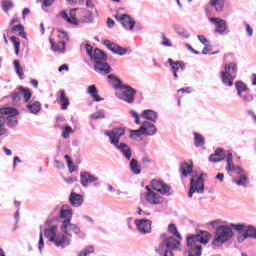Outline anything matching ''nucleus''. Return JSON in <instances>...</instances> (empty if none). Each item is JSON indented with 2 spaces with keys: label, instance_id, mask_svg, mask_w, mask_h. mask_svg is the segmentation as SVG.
<instances>
[{
  "label": "nucleus",
  "instance_id": "1",
  "mask_svg": "<svg viewBox=\"0 0 256 256\" xmlns=\"http://www.w3.org/2000/svg\"><path fill=\"white\" fill-rule=\"evenodd\" d=\"M61 232L58 231L57 225H52L45 229L44 235L52 245L60 249H65L71 245V237L78 235L80 239H85V234L81 231V228L76 224L69 221L64 222V225H60Z\"/></svg>",
  "mask_w": 256,
  "mask_h": 256
},
{
  "label": "nucleus",
  "instance_id": "2",
  "mask_svg": "<svg viewBox=\"0 0 256 256\" xmlns=\"http://www.w3.org/2000/svg\"><path fill=\"white\" fill-rule=\"evenodd\" d=\"M180 173L182 177H188L191 175L190 180V190L188 192L189 199L193 198L194 193L203 195L205 193V182L203 181V174L197 175L193 172V162L190 164L187 162H182L180 165Z\"/></svg>",
  "mask_w": 256,
  "mask_h": 256
},
{
  "label": "nucleus",
  "instance_id": "3",
  "mask_svg": "<svg viewBox=\"0 0 256 256\" xmlns=\"http://www.w3.org/2000/svg\"><path fill=\"white\" fill-rule=\"evenodd\" d=\"M86 53L90 56L94 63V71L99 75H109L111 73V66L107 63V54L99 48L93 49V46L86 44Z\"/></svg>",
  "mask_w": 256,
  "mask_h": 256
},
{
  "label": "nucleus",
  "instance_id": "4",
  "mask_svg": "<svg viewBox=\"0 0 256 256\" xmlns=\"http://www.w3.org/2000/svg\"><path fill=\"white\" fill-rule=\"evenodd\" d=\"M209 237H211V234L203 230L198 234L187 236L186 245L188 256H201L203 253V247L201 245H207L209 243Z\"/></svg>",
  "mask_w": 256,
  "mask_h": 256
},
{
  "label": "nucleus",
  "instance_id": "5",
  "mask_svg": "<svg viewBox=\"0 0 256 256\" xmlns=\"http://www.w3.org/2000/svg\"><path fill=\"white\" fill-rule=\"evenodd\" d=\"M226 163V171H228V173H235L237 175V178H234L232 183L237 184L238 187H244V189L247 188V173H245V170H243V168L240 166H235V164H233V153H231V151H228Z\"/></svg>",
  "mask_w": 256,
  "mask_h": 256
},
{
  "label": "nucleus",
  "instance_id": "6",
  "mask_svg": "<svg viewBox=\"0 0 256 256\" xmlns=\"http://www.w3.org/2000/svg\"><path fill=\"white\" fill-rule=\"evenodd\" d=\"M233 223L230 224H224L219 225L216 227V233L214 235V240L212 241V245L214 247H221L223 243H227L229 239L233 238V226H231Z\"/></svg>",
  "mask_w": 256,
  "mask_h": 256
},
{
  "label": "nucleus",
  "instance_id": "7",
  "mask_svg": "<svg viewBox=\"0 0 256 256\" xmlns=\"http://www.w3.org/2000/svg\"><path fill=\"white\" fill-rule=\"evenodd\" d=\"M167 234H162L161 239L162 242L160 243L159 247L156 249L157 253H160L162 255L165 253V251H175V249H179V245H181V242L173 236H169L167 238Z\"/></svg>",
  "mask_w": 256,
  "mask_h": 256
},
{
  "label": "nucleus",
  "instance_id": "8",
  "mask_svg": "<svg viewBox=\"0 0 256 256\" xmlns=\"http://www.w3.org/2000/svg\"><path fill=\"white\" fill-rule=\"evenodd\" d=\"M237 77V64L229 63L225 64L224 72L221 73L222 83L227 87H233V81Z\"/></svg>",
  "mask_w": 256,
  "mask_h": 256
},
{
  "label": "nucleus",
  "instance_id": "9",
  "mask_svg": "<svg viewBox=\"0 0 256 256\" xmlns=\"http://www.w3.org/2000/svg\"><path fill=\"white\" fill-rule=\"evenodd\" d=\"M135 95H137V90L127 84L121 86V89L116 92L118 99L130 104L135 103Z\"/></svg>",
  "mask_w": 256,
  "mask_h": 256
},
{
  "label": "nucleus",
  "instance_id": "10",
  "mask_svg": "<svg viewBox=\"0 0 256 256\" xmlns=\"http://www.w3.org/2000/svg\"><path fill=\"white\" fill-rule=\"evenodd\" d=\"M0 115H6V125L13 129V127H17L19 120L17 119V115H19V111L15 108H0Z\"/></svg>",
  "mask_w": 256,
  "mask_h": 256
},
{
  "label": "nucleus",
  "instance_id": "11",
  "mask_svg": "<svg viewBox=\"0 0 256 256\" xmlns=\"http://www.w3.org/2000/svg\"><path fill=\"white\" fill-rule=\"evenodd\" d=\"M106 137H109L111 145L115 147L116 145H119V141H121V137L125 135V129L121 127L113 128L111 131H107L104 133Z\"/></svg>",
  "mask_w": 256,
  "mask_h": 256
},
{
  "label": "nucleus",
  "instance_id": "12",
  "mask_svg": "<svg viewBox=\"0 0 256 256\" xmlns=\"http://www.w3.org/2000/svg\"><path fill=\"white\" fill-rule=\"evenodd\" d=\"M80 183L82 187H89L90 183H94V187H101L99 177L91 174V172H80Z\"/></svg>",
  "mask_w": 256,
  "mask_h": 256
},
{
  "label": "nucleus",
  "instance_id": "13",
  "mask_svg": "<svg viewBox=\"0 0 256 256\" xmlns=\"http://www.w3.org/2000/svg\"><path fill=\"white\" fill-rule=\"evenodd\" d=\"M153 222L149 219H136L134 221V224L136 225V229L141 233L142 235H147L151 233V225Z\"/></svg>",
  "mask_w": 256,
  "mask_h": 256
},
{
  "label": "nucleus",
  "instance_id": "14",
  "mask_svg": "<svg viewBox=\"0 0 256 256\" xmlns=\"http://www.w3.org/2000/svg\"><path fill=\"white\" fill-rule=\"evenodd\" d=\"M115 19H117V21H120L121 25L127 31H133V29H135L136 22L128 14H122V15L117 14L115 15Z\"/></svg>",
  "mask_w": 256,
  "mask_h": 256
},
{
  "label": "nucleus",
  "instance_id": "15",
  "mask_svg": "<svg viewBox=\"0 0 256 256\" xmlns=\"http://www.w3.org/2000/svg\"><path fill=\"white\" fill-rule=\"evenodd\" d=\"M152 187L155 191L161 193V195H166L167 197L171 195V186L161 180H153Z\"/></svg>",
  "mask_w": 256,
  "mask_h": 256
},
{
  "label": "nucleus",
  "instance_id": "16",
  "mask_svg": "<svg viewBox=\"0 0 256 256\" xmlns=\"http://www.w3.org/2000/svg\"><path fill=\"white\" fill-rule=\"evenodd\" d=\"M59 217L60 219H63L61 225H65L67 221L71 223V220L73 219V208L67 204L62 205L60 208Z\"/></svg>",
  "mask_w": 256,
  "mask_h": 256
},
{
  "label": "nucleus",
  "instance_id": "17",
  "mask_svg": "<svg viewBox=\"0 0 256 256\" xmlns=\"http://www.w3.org/2000/svg\"><path fill=\"white\" fill-rule=\"evenodd\" d=\"M103 45L109 49L115 55H127V49L121 47L120 45L116 44L115 42H111L110 40H104Z\"/></svg>",
  "mask_w": 256,
  "mask_h": 256
},
{
  "label": "nucleus",
  "instance_id": "18",
  "mask_svg": "<svg viewBox=\"0 0 256 256\" xmlns=\"http://www.w3.org/2000/svg\"><path fill=\"white\" fill-rule=\"evenodd\" d=\"M147 193H146V201L147 203H150V205H161L163 203V197L161 195L157 194L149 186H146Z\"/></svg>",
  "mask_w": 256,
  "mask_h": 256
},
{
  "label": "nucleus",
  "instance_id": "19",
  "mask_svg": "<svg viewBox=\"0 0 256 256\" xmlns=\"http://www.w3.org/2000/svg\"><path fill=\"white\" fill-rule=\"evenodd\" d=\"M210 23L216 26L215 33H219V35H224L225 31H227V21L217 17L209 18Z\"/></svg>",
  "mask_w": 256,
  "mask_h": 256
},
{
  "label": "nucleus",
  "instance_id": "20",
  "mask_svg": "<svg viewBox=\"0 0 256 256\" xmlns=\"http://www.w3.org/2000/svg\"><path fill=\"white\" fill-rule=\"evenodd\" d=\"M227 155H229V152L225 153V149L217 148L215 152L209 156V161L211 163H221V161L225 160V157L227 159Z\"/></svg>",
  "mask_w": 256,
  "mask_h": 256
},
{
  "label": "nucleus",
  "instance_id": "21",
  "mask_svg": "<svg viewBox=\"0 0 256 256\" xmlns=\"http://www.w3.org/2000/svg\"><path fill=\"white\" fill-rule=\"evenodd\" d=\"M114 147L123 155V157H125L126 161H131L133 151H131V147H129V145L121 142Z\"/></svg>",
  "mask_w": 256,
  "mask_h": 256
},
{
  "label": "nucleus",
  "instance_id": "22",
  "mask_svg": "<svg viewBox=\"0 0 256 256\" xmlns=\"http://www.w3.org/2000/svg\"><path fill=\"white\" fill-rule=\"evenodd\" d=\"M141 127L144 135H147L149 137H153V135H157V126H155V124L149 121H144Z\"/></svg>",
  "mask_w": 256,
  "mask_h": 256
},
{
  "label": "nucleus",
  "instance_id": "23",
  "mask_svg": "<svg viewBox=\"0 0 256 256\" xmlns=\"http://www.w3.org/2000/svg\"><path fill=\"white\" fill-rule=\"evenodd\" d=\"M75 11H77V9L70 10V16L69 14H67L66 11H62V19H64V21H67L69 25H79V22L77 21V16H75Z\"/></svg>",
  "mask_w": 256,
  "mask_h": 256
},
{
  "label": "nucleus",
  "instance_id": "24",
  "mask_svg": "<svg viewBox=\"0 0 256 256\" xmlns=\"http://www.w3.org/2000/svg\"><path fill=\"white\" fill-rule=\"evenodd\" d=\"M83 201V195L77 194L76 192H72L69 196V202L72 207H81V205H83Z\"/></svg>",
  "mask_w": 256,
  "mask_h": 256
},
{
  "label": "nucleus",
  "instance_id": "25",
  "mask_svg": "<svg viewBox=\"0 0 256 256\" xmlns=\"http://www.w3.org/2000/svg\"><path fill=\"white\" fill-rule=\"evenodd\" d=\"M86 93L90 95V97L93 99V101L99 102V101H105V98H102L99 96V90H97V86L90 85L88 86Z\"/></svg>",
  "mask_w": 256,
  "mask_h": 256
},
{
  "label": "nucleus",
  "instance_id": "26",
  "mask_svg": "<svg viewBox=\"0 0 256 256\" xmlns=\"http://www.w3.org/2000/svg\"><path fill=\"white\" fill-rule=\"evenodd\" d=\"M143 119H147V121H151L152 123H157V119H159V114L157 112L147 109L142 112Z\"/></svg>",
  "mask_w": 256,
  "mask_h": 256
},
{
  "label": "nucleus",
  "instance_id": "27",
  "mask_svg": "<svg viewBox=\"0 0 256 256\" xmlns=\"http://www.w3.org/2000/svg\"><path fill=\"white\" fill-rule=\"evenodd\" d=\"M65 40H60L57 44L53 41V39L50 38V45L52 51H55L57 53H65Z\"/></svg>",
  "mask_w": 256,
  "mask_h": 256
},
{
  "label": "nucleus",
  "instance_id": "28",
  "mask_svg": "<svg viewBox=\"0 0 256 256\" xmlns=\"http://www.w3.org/2000/svg\"><path fill=\"white\" fill-rule=\"evenodd\" d=\"M168 63L172 72L178 73L179 69H181V71H185V64L183 61H173V59L169 58Z\"/></svg>",
  "mask_w": 256,
  "mask_h": 256
},
{
  "label": "nucleus",
  "instance_id": "29",
  "mask_svg": "<svg viewBox=\"0 0 256 256\" xmlns=\"http://www.w3.org/2000/svg\"><path fill=\"white\" fill-rule=\"evenodd\" d=\"M26 109H28L32 115H39V113H41V102L35 101L33 103H29L26 105Z\"/></svg>",
  "mask_w": 256,
  "mask_h": 256
},
{
  "label": "nucleus",
  "instance_id": "30",
  "mask_svg": "<svg viewBox=\"0 0 256 256\" xmlns=\"http://www.w3.org/2000/svg\"><path fill=\"white\" fill-rule=\"evenodd\" d=\"M129 167L133 175H141V165L139 164V161H137V159L133 158L132 160H130Z\"/></svg>",
  "mask_w": 256,
  "mask_h": 256
},
{
  "label": "nucleus",
  "instance_id": "31",
  "mask_svg": "<svg viewBox=\"0 0 256 256\" xmlns=\"http://www.w3.org/2000/svg\"><path fill=\"white\" fill-rule=\"evenodd\" d=\"M108 81L117 89L118 91L121 89V87L125 86L126 84H123L119 78H117L115 75L110 74L108 75Z\"/></svg>",
  "mask_w": 256,
  "mask_h": 256
},
{
  "label": "nucleus",
  "instance_id": "32",
  "mask_svg": "<svg viewBox=\"0 0 256 256\" xmlns=\"http://www.w3.org/2000/svg\"><path fill=\"white\" fill-rule=\"evenodd\" d=\"M18 91H20V93L22 94V97L24 98L25 103H29V101H31V97H33V93L29 88L19 86Z\"/></svg>",
  "mask_w": 256,
  "mask_h": 256
},
{
  "label": "nucleus",
  "instance_id": "33",
  "mask_svg": "<svg viewBox=\"0 0 256 256\" xmlns=\"http://www.w3.org/2000/svg\"><path fill=\"white\" fill-rule=\"evenodd\" d=\"M60 105L62 111L67 110V107H69V98L65 95V90H60Z\"/></svg>",
  "mask_w": 256,
  "mask_h": 256
},
{
  "label": "nucleus",
  "instance_id": "34",
  "mask_svg": "<svg viewBox=\"0 0 256 256\" xmlns=\"http://www.w3.org/2000/svg\"><path fill=\"white\" fill-rule=\"evenodd\" d=\"M209 5H211V7H215V10L218 13H221L225 7V0H210Z\"/></svg>",
  "mask_w": 256,
  "mask_h": 256
},
{
  "label": "nucleus",
  "instance_id": "35",
  "mask_svg": "<svg viewBox=\"0 0 256 256\" xmlns=\"http://www.w3.org/2000/svg\"><path fill=\"white\" fill-rule=\"evenodd\" d=\"M235 88L237 91V95H241L242 93H249V88L243 81L235 82Z\"/></svg>",
  "mask_w": 256,
  "mask_h": 256
},
{
  "label": "nucleus",
  "instance_id": "36",
  "mask_svg": "<svg viewBox=\"0 0 256 256\" xmlns=\"http://www.w3.org/2000/svg\"><path fill=\"white\" fill-rule=\"evenodd\" d=\"M95 15H97V10L86 11L85 16L82 18L83 23H93Z\"/></svg>",
  "mask_w": 256,
  "mask_h": 256
},
{
  "label": "nucleus",
  "instance_id": "37",
  "mask_svg": "<svg viewBox=\"0 0 256 256\" xmlns=\"http://www.w3.org/2000/svg\"><path fill=\"white\" fill-rule=\"evenodd\" d=\"M5 125H7V114L0 115V137L7 133V129H5Z\"/></svg>",
  "mask_w": 256,
  "mask_h": 256
},
{
  "label": "nucleus",
  "instance_id": "38",
  "mask_svg": "<svg viewBox=\"0 0 256 256\" xmlns=\"http://www.w3.org/2000/svg\"><path fill=\"white\" fill-rule=\"evenodd\" d=\"M14 69L19 79L23 81V79H25V74L23 73V68H21V64L19 63V60H14Z\"/></svg>",
  "mask_w": 256,
  "mask_h": 256
},
{
  "label": "nucleus",
  "instance_id": "39",
  "mask_svg": "<svg viewBox=\"0 0 256 256\" xmlns=\"http://www.w3.org/2000/svg\"><path fill=\"white\" fill-rule=\"evenodd\" d=\"M95 253V247L92 245L86 246L84 249H82L79 253L78 256H91Z\"/></svg>",
  "mask_w": 256,
  "mask_h": 256
},
{
  "label": "nucleus",
  "instance_id": "40",
  "mask_svg": "<svg viewBox=\"0 0 256 256\" xmlns=\"http://www.w3.org/2000/svg\"><path fill=\"white\" fill-rule=\"evenodd\" d=\"M194 145L195 147H203L205 145V138L197 132H194Z\"/></svg>",
  "mask_w": 256,
  "mask_h": 256
},
{
  "label": "nucleus",
  "instance_id": "41",
  "mask_svg": "<svg viewBox=\"0 0 256 256\" xmlns=\"http://www.w3.org/2000/svg\"><path fill=\"white\" fill-rule=\"evenodd\" d=\"M10 40L14 45L15 55H19V49H21V40H19V38L16 36H11Z\"/></svg>",
  "mask_w": 256,
  "mask_h": 256
},
{
  "label": "nucleus",
  "instance_id": "42",
  "mask_svg": "<svg viewBox=\"0 0 256 256\" xmlns=\"http://www.w3.org/2000/svg\"><path fill=\"white\" fill-rule=\"evenodd\" d=\"M238 97H241L242 101L247 104V103H251L254 99L253 94L248 92H244L241 95H238Z\"/></svg>",
  "mask_w": 256,
  "mask_h": 256
},
{
  "label": "nucleus",
  "instance_id": "43",
  "mask_svg": "<svg viewBox=\"0 0 256 256\" xmlns=\"http://www.w3.org/2000/svg\"><path fill=\"white\" fill-rule=\"evenodd\" d=\"M15 5L11 0H4L2 1V9L4 13H9V9H13Z\"/></svg>",
  "mask_w": 256,
  "mask_h": 256
},
{
  "label": "nucleus",
  "instance_id": "44",
  "mask_svg": "<svg viewBox=\"0 0 256 256\" xmlns=\"http://www.w3.org/2000/svg\"><path fill=\"white\" fill-rule=\"evenodd\" d=\"M11 97L13 103H19V101H21L22 94L19 90V87L16 89V91L11 93Z\"/></svg>",
  "mask_w": 256,
  "mask_h": 256
},
{
  "label": "nucleus",
  "instance_id": "45",
  "mask_svg": "<svg viewBox=\"0 0 256 256\" xmlns=\"http://www.w3.org/2000/svg\"><path fill=\"white\" fill-rule=\"evenodd\" d=\"M43 226H40V236L38 242V249L40 253H43V248L45 247V241L43 240Z\"/></svg>",
  "mask_w": 256,
  "mask_h": 256
},
{
  "label": "nucleus",
  "instance_id": "46",
  "mask_svg": "<svg viewBox=\"0 0 256 256\" xmlns=\"http://www.w3.org/2000/svg\"><path fill=\"white\" fill-rule=\"evenodd\" d=\"M161 37H162V41L160 45H162V47H173V43H171V40H169V38L165 36V33L162 32Z\"/></svg>",
  "mask_w": 256,
  "mask_h": 256
},
{
  "label": "nucleus",
  "instance_id": "47",
  "mask_svg": "<svg viewBox=\"0 0 256 256\" xmlns=\"http://www.w3.org/2000/svg\"><path fill=\"white\" fill-rule=\"evenodd\" d=\"M90 119H105V110H98L97 112L91 114Z\"/></svg>",
  "mask_w": 256,
  "mask_h": 256
},
{
  "label": "nucleus",
  "instance_id": "48",
  "mask_svg": "<svg viewBox=\"0 0 256 256\" xmlns=\"http://www.w3.org/2000/svg\"><path fill=\"white\" fill-rule=\"evenodd\" d=\"M168 231L169 233H172V235L177 237V239H181V234L179 233V231H177V227L175 226V224H170L168 226Z\"/></svg>",
  "mask_w": 256,
  "mask_h": 256
},
{
  "label": "nucleus",
  "instance_id": "49",
  "mask_svg": "<svg viewBox=\"0 0 256 256\" xmlns=\"http://www.w3.org/2000/svg\"><path fill=\"white\" fill-rule=\"evenodd\" d=\"M141 135H145V134L143 133L142 127L140 126L139 129L131 131L130 137L131 139H137V137H141Z\"/></svg>",
  "mask_w": 256,
  "mask_h": 256
},
{
  "label": "nucleus",
  "instance_id": "50",
  "mask_svg": "<svg viewBox=\"0 0 256 256\" xmlns=\"http://www.w3.org/2000/svg\"><path fill=\"white\" fill-rule=\"evenodd\" d=\"M70 133H73V128H71V126H65L62 131V137L64 139H69Z\"/></svg>",
  "mask_w": 256,
  "mask_h": 256
},
{
  "label": "nucleus",
  "instance_id": "51",
  "mask_svg": "<svg viewBox=\"0 0 256 256\" xmlns=\"http://www.w3.org/2000/svg\"><path fill=\"white\" fill-rule=\"evenodd\" d=\"M197 39L200 41V43H202V45H204L205 47H210V42L207 39V37L203 36V35H197Z\"/></svg>",
  "mask_w": 256,
  "mask_h": 256
},
{
  "label": "nucleus",
  "instance_id": "52",
  "mask_svg": "<svg viewBox=\"0 0 256 256\" xmlns=\"http://www.w3.org/2000/svg\"><path fill=\"white\" fill-rule=\"evenodd\" d=\"M58 37L62 41H65V43L69 42V35L67 34V32H65L63 30L59 31Z\"/></svg>",
  "mask_w": 256,
  "mask_h": 256
},
{
  "label": "nucleus",
  "instance_id": "53",
  "mask_svg": "<svg viewBox=\"0 0 256 256\" xmlns=\"http://www.w3.org/2000/svg\"><path fill=\"white\" fill-rule=\"evenodd\" d=\"M177 33L181 36L184 37V39H189V37H191V34L189 33V31H187L186 29H180L177 31Z\"/></svg>",
  "mask_w": 256,
  "mask_h": 256
},
{
  "label": "nucleus",
  "instance_id": "54",
  "mask_svg": "<svg viewBox=\"0 0 256 256\" xmlns=\"http://www.w3.org/2000/svg\"><path fill=\"white\" fill-rule=\"evenodd\" d=\"M24 29H25V27L23 26V24H17V25L12 27L11 33H17V32L20 33Z\"/></svg>",
  "mask_w": 256,
  "mask_h": 256
},
{
  "label": "nucleus",
  "instance_id": "55",
  "mask_svg": "<svg viewBox=\"0 0 256 256\" xmlns=\"http://www.w3.org/2000/svg\"><path fill=\"white\" fill-rule=\"evenodd\" d=\"M56 169H65V164L59 160H54Z\"/></svg>",
  "mask_w": 256,
  "mask_h": 256
},
{
  "label": "nucleus",
  "instance_id": "56",
  "mask_svg": "<svg viewBox=\"0 0 256 256\" xmlns=\"http://www.w3.org/2000/svg\"><path fill=\"white\" fill-rule=\"evenodd\" d=\"M246 31L248 33V37H253V28L247 22L244 23Z\"/></svg>",
  "mask_w": 256,
  "mask_h": 256
},
{
  "label": "nucleus",
  "instance_id": "57",
  "mask_svg": "<svg viewBox=\"0 0 256 256\" xmlns=\"http://www.w3.org/2000/svg\"><path fill=\"white\" fill-rule=\"evenodd\" d=\"M55 3V0H43L42 2V8L43 7H51Z\"/></svg>",
  "mask_w": 256,
  "mask_h": 256
},
{
  "label": "nucleus",
  "instance_id": "58",
  "mask_svg": "<svg viewBox=\"0 0 256 256\" xmlns=\"http://www.w3.org/2000/svg\"><path fill=\"white\" fill-rule=\"evenodd\" d=\"M67 165L70 173H73V171H75V166H73V160H67Z\"/></svg>",
  "mask_w": 256,
  "mask_h": 256
},
{
  "label": "nucleus",
  "instance_id": "59",
  "mask_svg": "<svg viewBox=\"0 0 256 256\" xmlns=\"http://www.w3.org/2000/svg\"><path fill=\"white\" fill-rule=\"evenodd\" d=\"M65 183L71 184L77 181V177L64 178Z\"/></svg>",
  "mask_w": 256,
  "mask_h": 256
},
{
  "label": "nucleus",
  "instance_id": "60",
  "mask_svg": "<svg viewBox=\"0 0 256 256\" xmlns=\"http://www.w3.org/2000/svg\"><path fill=\"white\" fill-rule=\"evenodd\" d=\"M58 71H59V73H61L62 71H69V65H67V64L61 65L58 68Z\"/></svg>",
  "mask_w": 256,
  "mask_h": 256
},
{
  "label": "nucleus",
  "instance_id": "61",
  "mask_svg": "<svg viewBox=\"0 0 256 256\" xmlns=\"http://www.w3.org/2000/svg\"><path fill=\"white\" fill-rule=\"evenodd\" d=\"M149 163H151V159L148 156H144L142 158V164L143 165H149Z\"/></svg>",
  "mask_w": 256,
  "mask_h": 256
},
{
  "label": "nucleus",
  "instance_id": "62",
  "mask_svg": "<svg viewBox=\"0 0 256 256\" xmlns=\"http://www.w3.org/2000/svg\"><path fill=\"white\" fill-rule=\"evenodd\" d=\"M86 7H88V9H94L95 4H93V0H87Z\"/></svg>",
  "mask_w": 256,
  "mask_h": 256
},
{
  "label": "nucleus",
  "instance_id": "63",
  "mask_svg": "<svg viewBox=\"0 0 256 256\" xmlns=\"http://www.w3.org/2000/svg\"><path fill=\"white\" fill-rule=\"evenodd\" d=\"M211 51V45L210 46H205L202 50V55H207Z\"/></svg>",
  "mask_w": 256,
  "mask_h": 256
},
{
  "label": "nucleus",
  "instance_id": "64",
  "mask_svg": "<svg viewBox=\"0 0 256 256\" xmlns=\"http://www.w3.org/2000/svg\"><path fill=\"white\" fill-rule=\"evenodd\" d=\"M107 25H108L109 28L114 27L115 21L111 18H108L107 19Z\"/></svg>",
  "mask_w": 256,
  "mask_h": 256
}]
</instances>
